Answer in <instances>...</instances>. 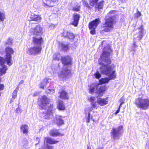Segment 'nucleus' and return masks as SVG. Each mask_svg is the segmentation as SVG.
<instances>
[{"instance_id": "obj_1", "label": "nucleus", "mask_w": 149, "mask_h": 149, "mask_svg": "<svg viewBox=\"0 0 149 149\" xmlns=\"http://www.w3.org/2000/svg\"><path fill=\"white\" fill-rule=\"evenodd\" d=\"M112 50L110 47H105L103 49L102 55L99 59V63L102 65L100 68V71L102 73L109 77L108 78H103L100 80L99 84L108 83L110 79L116 77L115 71L112 70V66L109 67V64H110L111 61L109 58L112 54Z\"/></svg>"}, {"instance_id": "obj_2", "label": "nucleus", "mask_w": 149, "mask_h": 149, "mask_svg": "<svg viewBox=\"0 0 149 149\" xmlns=\"http://www.w3.org/2000/svg\"><path fill=\"white\" fill-rule=\"evenodd\" d=\"M40 101L41 103L40 106L44 110L42 111L43 118L45 119L52 118L54 111L53 109V106L49 104L50 101V99L44 95L42 97Z\"/></svg>"}, {"instance_id": "obj_3", "label": "nucleus", "mask_w": 149, "mask_h": 149, "mask_svg": "<svg viewBox=\"0 0 149 149\" xmlns=\"http://www.w3.org/2000/svg\"><path fill=\"white\" fill-rule=\"evenodd\" d=\"M6 52V57L5 59L0 56V75H2L5 74L7 69V66L4 65L6 62L9 66L12 64V63L11 56L14 51L13 49L10 47H7L5 49Z\"/></svg>"}, {"instance_id": "obj_4", "label": "nucleus", "mask_w": 149, "mask_h": 149, "mask_svg": "<svg viewBox=\"0 0 149 149\" xmlns=\"http://www.w3.org/2000/svg\"><path fill=\"white\" fill-rule=\"evenodd\" d=\"M33 42L35 43L33 47H32L28 50L27 52L29 54H34L40 53L41 50V44L42 42V37H33Z\"/></svg>"}, {"instance_id": "obj_5", "label": "nucleus", "mask_w": 149, "mask_h": 149, "mask_svg": "<svg viewBox=\"0 0 149 149\" xmlns=\"http://www.w3.org/2000/svg\"><path fill=\"white\" fill-rule=\"evenodd\" d=\"M115 13V10L110 11L108 14L107 15L110 17L109 18H107L106 19L105 22L103 25V28L104 29L102 31L105 32H109L112 30L113 29L114 19L112 17L113 15Z\"/></svg>"}, {"instance_id": "obj_6", "label": "nucleus", "mask_w": 149, "mask_h": 149, "mask_svg": "<svg viewBox=\"0 0 149 149\" xmlns=\"http://www.w3.org/2000/svg\"><path fill=\"white\" fill-rule=\"evenodd\" d=\"M134 104L136 106L142 110H146L149 107V98L140 97L135 99Z\"/></svg>"}, {"instance_id": "obj_7", "label": "nucleus", "mask_w": 149, "mask_h": 149, "mask_svg": "<svg viewBox=\"0 0 149 149\" xmlns=\"http://www.w3.org/2000/svg\"><path fill=\"white\" fill-rule=\"evenodd\" d=\"M89 92L91 93L94 92L99 95L100 96H102L103 93L105 91L104 87L97 83H93L88 86Z\"/></svg>"}, {"instance_id": "obj_8", "label": "nucleus", "mask_w": 149, "mask_h": 149, "mask_svg": "<svg viewBox=\"0 0 149 149\" xmlns=\"http://www.w3.org/2000/svg\"><path fill=\"white\" fill-rule=\"evenodd\" d=\"M123 129V126L120 125L117 128H113L112 129L111 132V135L114 140L118 139L120 137Z\"/></svg>"}, {"instance_id": "obj_9", "label": "nucleus", "mask_w": 149, "mask_h": 149, "mask_svg": "<svg viewBox=\"0 0 149 149\" xmlns=\"http://www.w3.org/2000/svg\"><path fill=\"white\" fill-rule=\"evenodd\" d=\"M43 28L39 25H37L35 27L32 28L30 30V32L36 36H40L42 33Z\"/></svg>"}, {"instance_id": "obj_10", "label": "nucleus", "mask_w": 149, "mask_h": 149, "mask_svg": "<svg viewBox=\"0 0 149 149\" xmlns=\"http://www.w3.org/2000/svg\"><path fill=\"white\" fill-rule=\"evenodd\" d=\"M100 22V19L97 18L89 24V27L91 30L90 33L91 34H94L95 33V29Z\"/></svg>"}, {"instance_id": "obj_11", "label": "nucleus", "mask_w": 149, "mask_h": 149, "mask_svg": "<svg viewBox=\"0 0 149 149\" xmlns=\"http://www.w3.org/2000/svg\"><path fill=\"white\" fill-rule=\"evenodd\" d=\"M71 71L68 70L66 67H65L63 69L60 71L58 73V76L60 78L66 79L70 76Z\"/></svg>"}, {"instance_id": "obj_12", "label": "nucleus", "mask_w": 149, "mask_h": 149, "mask_svg": "<svg viewBox=\"0 0 149 149\" xmlns=\"http://www.w3.org/2000/svg\"><path fill=\"white\" fill-rule=\"evenodd\" d=\"M59 141L56 140L55 139L49 137L45 138L44 143L47 144L53 145L57 144L59 142Z\"/></svg>"}, {"instance_id": "obj_13", "label": "nucleus", "mask_w": 149, "mask_h": 149, "mask_svg": "<svg viewBox=\"0 0 149 149\" xmlns=\"http://www.w3.org/2000/svg\"><path fill=\"white\" fill-rule=\"evenodd\" d=\"M54 123L58 126H60L64 124L63 120L62 119V117L59 116H56L55 119L54 120Z\"/></svg>"}, {"instance_id": "obj_14", "label": "nucleus", "mask_w": 149, "mask_h": 149, "mask_svg": "<svg viewBox=\"0 0 149 149\" xmlns=\"http://www.w3.org/2000/svg\"><path fill=\"white\" fill-rule=\"evenodd\" d=\"M61 61L64 65H70L71 63V58L70 56H63L61 57Z\"/></svg>"}, {"instance_id": "obj_15", "label": "nucleus", "mask_w": 149, "mask_h": 149, "mask_svg": "<svg viewBox=\"0 0 149 149\" xmlns=\"http://www.w3.org/2000/svg\"><path fill=\"white\" fill-rule=\"evenodd\" d=\"M50 135L53 137L57 136H62L64 135V134H61L59 133L58 130L56 129H54L50 130L49 132Z\"/></svg>"}, {"instance_id": "obj_16", "label": "nucleus", "mask_w": 149, "mask_h": 149, "mask_svg": "<svg viewBox=\"0 0 149 149\" xmlns=\"http://www.w3.org/2000/svg\"><path fill=\"white\" fill-rule=\"evenodd\" d=\"M30 18L31 21H34L37 22H40L41 19L40 15L34 14H32Z\"/></svg>"}, {"instance_id": "obj_17", "label": "nucleus", "mask_w": 149, "mask_h": 149, "mask_svg": "<svg viewBox=\"0 0 149 149\" xmlns=\"http://www.w3.org/2000/svg\"><path fill=\"white\" fill-rule=\"evenodd\" d=\"M80 16L79 14L74 13L73 15V17L74 21L73 24L75 26H77L79 22Z\"/></svg>"}, {"instance_id": "obj_18", "label": "nucleus", "mask_w": 149, "mask_h": 149, "mask_svg": "<svg viewBox=\"0 0 149 149\" xmlns=\"http://www.w3.org/2000/svg\"><path fill=\"white\" fill-rule=\"evenodd\" d=\"M51 79H49L45 78L43 79L39 84V86L40 88L44 89L46 87L47 84L50 82Z\"/></svg>"}, {"instance_id": "obj_19", "label": "nucleus", "mask_w": 149, "mask_h": 149, "mask_svg": "<svg viewBox=\"0 0 149 149\" xmlns=\"http://www.w3.org/2000/svg\"><path fill=\"white\" fill-rule=\"evenodd\" d=\"M58 0H42L43 2V6L45 7H51L53 6L51 5V2H54Z\"/></svg>"}, {"instance_id": "obj_20", "label": "nucleus", "mask_w": 149, "mask_h": 149, "mask_svg": "<svg viewBox=\"0 0 149 149\" xmlns=\"http://www.w3.org/2000/svg\"><path fill=\"white\" fill-rule=\"evenodd\" d=\"M97 102H98V104L101 106H104L107 104L108 103L107 98H98Z\"/></svg>"}, {"instance_id": "obj_21", "label": "nucleus", "mask_w": 149, "mask_h": 149, "mask_svg": "<svg viewBox=\"0 0 149 149\" xmlns=\"http://www.w3.org/2000/svg\"><path fill=\"white\" fill-rule=\"evenodd\" d=\"M138 29L139 32L138 34V35L137 38H138V40H139L143 37L144 30L142 26H141L140 28H138Z\"/></svg>"}, {"instance_id": "obj_22", "label": "nucleus", "mask_w": 149, "mask_h": 149, "mask_svg": "<svg viewBox=\"0 0 149 149\" xmlns=\"http://www.w3.org/2000/svg\"><path fill=\"white\" fill-rule=\"evenodd\" d=\"M63 35L64 37L68 38L70 39L73 40L74 37L72 33L66 31L64 32Z\"/></svg>"}, {"instance_id": "obj_23", "label": "nucleus", "mask_w": 149, "mask_h": 149, "mask_svg": "<svg viewBox=\"0 0 149 149\" xmlns=\"http://www.w3.org/2000/svg\"><path fill=\"white\" fill-rule=\"evenodd\" d=\"M21 129L24 134H27L28 132L29 127L27 125H22Z\"/></svg>"}, {"instance_id": "obj_24", "label": "nucleus", "mask_w": 149, "mask_h": 149, "mask_svg": "<svg viewBox=\"0 0 149 149\" xmlns=\"http://www.w3.org/2000/svg\"><path fill=\"white\" fill-rule=\"evenodd\" d=\"M60 97L62 99H68V97L67 93L64 91H62L60 93Z\"/></svg>"}, {"instance_id": "obj_25", "label": "nucleus", "mask_w": 149, "mask_h": 149, "mask_svg": "<svg viewBox=\"0 0 149 149\" xmlns=\"http://www.w3.org/2000/svg\"><path fill=\"white\" fill-rule=\"evenodd\" d=\"M57 105L58 109L60 110H63L65 109V107L63 102L61 100H59Z\"/></svg>"}, {"instance_id": "obj_26", "label": "nucleus", "mask_w": 149, "mask_h": 149, "mask_svg": "<svg viewBox=\"0 0 149 149\" xmlns=\"http://www.w3.org/2000/svg\"><path fill=\"white\" fill-rule=\"evenodd\" d=\"M54 147L53 146L49 145L45 142V145L39 148V149H54Z\"/></svg>"}, {"instance_id": "obj_27", "label": "nucleus", "mask_w": 149, "mask_h": 149, "mask_svg": "<svg viewBox=\"0 0 149 149\" xmlns=\"http://www.w3.org/2000/svg\"><path fill=\"white\" fill-rule=\"evenodd\" d=\"M93 110V107H86L84 109V113L86 115L90 114V112Z\"/></svg>"}, {"instance_id": "obj_28", "label": "nucleus", "mask_w": 149, "mask_h": 149, "mask_svg": "<svg viewBox=\"0 0 149 149\" xmlns=\"http://www.w3.org/2000/svg\"><path fill=\"white\" fill-rule=\"evenodd\" d=\"M5 14L4 11H0V20L3 21L5 18Z\"/></svg>"}, {"instance_id": "obj_29", "label": "nucleus", "mask_w": 149, "mask_h": 149, "mask_svg": "<svg viewBox=\"0 0 149 149\" xmlns=\"http://www.w3.org/2000/svg\"><path fill=\"white\" fill-rule=\"evenodd\" d=\"M88 100L90 102L91 104L93 103L95 101H96V98L94 97H91L89 98H88Z\"/></svg>"}, {"instance_id": "obj_30", "label": "nucleus", "mask_w": 149, "mask_h": 149, "mask_svg": "<svg viewBox=\"0 0 149 149\" xmlns=\"http://www.w3.org/2000/svg\"><path fill=\"white\" fill-rule=\"evenodd\" d=\"M98 0H90V3L92 6H94L96 5Z\"/></svg>"}, {"instance_id": "obj_31", "label": "nucleus", "mask_w": 149, "mask_h": 149, "mask_svg": "<svg viewBox=\"0 0 149 149\" xmlns=\"http://www.w3.org/2000/svg\"><path fill=\"white\" fill-rule=\"evenodd\" d=\"M61 55L58 53H55L53 56V59L54 60H59L61 58Z\"/></svg>"}, {"instance_id": "obj_32", "label": "nucleus", "mask_w": 149, "mask_h": 149, "mask_svg": "<svg viewBox=\"0 0 149 149\" xmlns=\"http://www.w3.org/2000/svg\"><path fill=\"white\" fill-rule=\"evenodd\" d=\"M99 104H98V102L97 101L96 102L95 101L92 104H91L92 107L93 108H95L97 109V108L99 107Z\"/></svg>"}, {"instance_id": "obj_33", "label": "nucleus", "mask_w": 149, "mask_h": 149, "mask_svg": "<svg viewBox=\"0 0 149 149\" xmlns=\"http://www.w3.org/2000/svg\"><path fill=\"white\" fill-rule=\"evenodd\" d=\"M18 91V89L17 88L15 90L13 93L12 98L13 99H15L16 97Z\"/></svg>"}, {"instance_id": "obj_34", "label": "nucleus", "mask_w": 149, "mask_h": 149, "mask_svg": "<svg viewBox=\"0 0 149 149\" xmlns=\"http://www.w3.org/2000/svg\"><path fill=\"white\" fill-rule=\"evenodd\" d=\"M103 4V1H102L98 3L97 5L95 6L96 8H98L99 9H101L102 8Z\"/></svg>"}, {"instance_id": "obj_35", "label": "nucleus", "mask_w": 149, "mask_h": 149, "mask_svg": "<svg viewBox=\"0 0 149 149\" xmlns=\"http://www.w3.org/2000/svg\"><path fill=\"white\" fill-rule=\"evenodd\" d=\"M61 45L62 47V49L63 50H67L68 49V46L67 45H65V44H62Z\"/></svg>"}, {"instance_id": "obj_36", "label": "nucleus", "mask_w": 149, "mask_h": 149, "mask_svg": "<svg viewBox=\"0 0 149 149\" xmlns=\"http://www.w3.org/2000/svg\"><path fill=\"white\" fill-rule=\"evenodd\" d=\"M47 93L52 94L54 92V89H47L46 91Z\"/></svg>"}, {"instance_id": "obj_37", "label": "nucleus", "mask_w": 149, "mask_h": 149, "mask_svg": "<svg viewBox=\"0 0 149 149\" xmlns=\"http://www.w3.org/2000/svg\"><path fill=\"white\" fill-rule=\"evenodd\" d=\"M85 117L87 119L86 120V122L88 123L90 121V120L91 119V116L90 114L86 115Z\"/></svg>"}, {"instance_id": "obj_38", "label": "nucleus", "mask_w": 149, "mask_h": 149, "mask_svg": "<svg viewBox=\"0 0 149 149\" xmlns=\"http://www.w3.org/2000/svg\"><path fill=\"white\" fill-rule=\"evenodd\" d=\"M94 76L97 79H99L101 77V74L98 71H97L94 74Z\"/></svg>"}, {"instance_id": "obj_39", "label": "nucleus", "mask_w": 149, "mask_h": 149, "mask_svg": "<svg viewBox=\"0 0 149 149\" xmlns=\"http://www.w3.org/2000/svg\"><path fill=\"white\" fill-rule=\"evenodd\" d=\"M80 7L79 6H77L74 7L73 10L74 11H78L80 10Z\"/></svg>"}, {"instance_id": "obj_40", "label": "nucleus", "mask_w": 149, "mask_h": 149, "mask_svg": "<svg viewBox=\"0 0 149 149\" xmlns=\"http://www.w3.org/2000/svg\"><path fill=\"white\" fill-rule=\"evenodd\" d=\"M15 112L17 113H21V110L19 107L17 108L15 111Z\"/></svg>"}, {"instance_id": "obj_41", "label": "nucleus", "mask_w": 149, "mask_h": 149, "mask_svg": "<svg viewBox=\"0 0 149 149\" xmlns=\"http://www.w3.org/2000/svg\"><path fill=\"white\" fill-rule=\"evenodd\" d=\"M141 15V13L139 12H138L135 14V17H136L138 18Z\"/></svg>"}, {"instance_id": "obj_42", "label": "nucleus", "mask_w": 149, "mask_h": 149, "mask_svg": "<svg viewBox=\"0 0 149 149\" xmlns=\"http://www.w3.org/2000/svg\"><path fill=\"white\" fill-rule=\"evenodd\" d=\"M55 27V26L53 24H51L49 26V28L51 29H53Z\"/></svg>"}, {"instance_id": "obj_43", "label": "nucleus", "mask_w": 149, "mask_h": 149, "mask_svg": "<svg viewBox=\"0 0 149 149\" xmlns=\"http://www.w3.org/2000/svg\"><path fill=\"white\" fill-rule=\"evenodd\" d=\"M36 141L38 142L37 143H36V145L37 144H38L39 143V142L40 141V138H38V137H37L36 138Z\"/></svg>"}, {"instance_id": "obj_44", "label": "nucleus", "mask_w": 149, "mask_h": 149, "mask_svg": "<svg viewBox=\"0 0 149 149\" xmlns=\"http://www.w3.org/2000/svg\"><path fill=\"white\" fill-rule=\"evenodd\" d=\"M4 86L3 84L0 85V91L3 89ZM1 95V93L0 92V96Z\"/></svg>"}, {"instance_id": "obj_45", "label": "nucleus", "mask_w": 149, "mask_h": 149, "mask_svg": "<svg viewBox=\"0 0 149 149\" xmlns=\"http://www.w3.org/2000/svg\"><path fill=\"white\" fill-rule=\"evenodd\" d=\"M134 44H133V46H134V48H133V49H132V50H133L134 51H135V48H136L137 47V46L135 44V41H134Z\"/></svg>"}, {"instance_id": "obj_46", "label": "nucleus", "mask_w": 149, "mask_h": 149, "mask_svg": "<svg viewBox=\"0 0 149 149\" xmlns=\"http://www.w3.org/2000/svg\"><path fill=\"white\" fill-rule=\"evenodd\" d=\"M84 4L86 6L88 7L89 6L88 4V3L84 1Z\"/></svg>"}, {"instance_id": "obj_47", "label": "nucleus", "mask_w": 149, "mask_h": 149, "mask_svg": "<svg viewBox=\"0 0 149 149\" xmlns=\"http://www.w3.org/2000/svg\"><path fill=\"white\" fill-rule=\"evenodd\" d=\"M38 93L37 92H35L33 94V96H35L37 95L38 94Z\"/></svg>"}, {"instance_id": "obj_48", "label": "nucleus", "mask_w": 149, "mask_h": 149, "mask_svg": "<svg viewBox=\"0 0 149 149\" xmlns=\"http://www.w3.org/2000/svg\"><path fill=\"white\" fill-rule=\"evenodd\" d=\"M120 109L119 107V108L116 111L115 114H117L118 113L119 111H120Z\"/></svg>"}, {"instance_id": "obj_49", "label": "nucleus", "mask_w": 149, "mask_h": 149, "mask_svg": "<svg viewBox=\"0 0 149 149\" xmlns=\"http://www.w3.org/2000/svg\"><path fill=\"white\" fill-rule=\"evenodd\" d=\"M124 102L123 101H121L120 103L119 106V108H120L121 105L124 103Z\"/></svg>"}, {"instance_id": "obj_50", "label": "nucleus", "mask_w": 149, "mask_h": 149, "mask_svg": "<svg viewBox=\"0 0 149 149\" xmlns=\"http://www.w3.org/2000/svg\"><path fill=\"white\" fill-rule=\"evenodd\" d=\"M122 2H126L127 0H120Z\"/></svg>"}, {"instance_id": "obj_51", "label": "nucleus", "mask_w": 149, "mask_h": 149, "mask_svg": "<svg viewBox=\"0 0 149 149\" xmlns=\"http://www.w3.org/2000/svg\"><path fill=\"white\" fill-rule=\"evenodd\" d=\"M23 83V81H20L19 84H22Z\"/></svg>"}, {"instance_id": "obj_52", "label": "nucleus", "mask_w": 149, "mask_h": 149, "mask_svg": "<svg viewBox=\"0 0 149 149\" xmlns=\"http://www.w3.org/2000/svg\"><path fill=\"white\" fill-rule=\"evenodd\" d=\"M87 149H91V147H89L88 145Z\"/></svg>"}, {"instance_id": "obj_53", "label": "nucleus", "mask_w": 149, "mask_h": 149, "mask_svg": "<svg viewBox=\"0 0 149 149\" xmlns=\"http://www.w3.org/2000/svg\"><path fill=\"white\" fill-rule=\"evenodd\" d=\"M7 44H9V45H10V44H12V42H10L8 43H7Z\"/></svg>"}, {"instance_id": "obj_54", "label": "nucleus", "mask_w": 149, "mask_h": 149, "mask_svg": "<svg viewBox=\"0 0 149 149\" xmlns=\"http://www.w3.org/2000/svg\"><path fill=\"white\" fill-rule=\"evenodd\" d=\"M13 101V100H12V99H11L10 100V102H12Z\"/></svg>"}, {"instance_id": "obj_55", "label": "nucleus", "mask_w": 149, "mask_h": 149, "mask_svg": "<svg viewBox=\"0 0 149 149\" xmlns=\"http://www.w3.org/2000/svg\"><path fill=\"white\" fill-rule=\"evenodd\" d=\"M135 38H136V35H134V39H135Z\"/></svg>"}]
</instances>
